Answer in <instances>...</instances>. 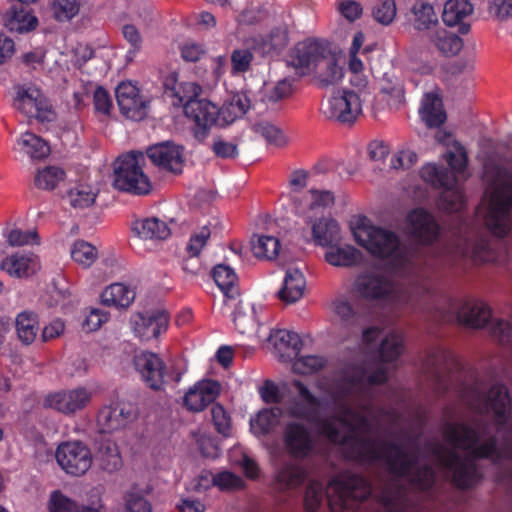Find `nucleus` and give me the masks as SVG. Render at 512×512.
Masks as SVG:
<instances>
[{"instance_id":"f257e3e1","label":"nucleus","mask_w":512,"mask_h":512,"mask_svg":"<svg viewBox=\"0 0 512 512\" xmlns=\"http://www.w3.org/2000/svg\"><path fill=\"white\" fill-rule=\"evenodd\" d=\"M292 385L297 390L301 400L294 398L289 401L286 409L290 417L316 424L319 433L330 443L346 448L347 455L350 459L367 464L375 462L382 463V459H370L367 454L373 451H382V443L385 440L374 439L358 434L359 432L367 434L372 430L371 421L366 415L358 412L353 420V428H347L348 433L341 435L340 430L331 419L321 418V399L315 396L300 380H293Z\"/></svg>"},{"instance_id":"f03ea898","label":"nucleus","mask_w":512,"mask_h":512,"mask_svg":"<svg viewBox=\"0 0 512 512\" xmlns=\"http://www.w3.org/2000/svg\"><path fill=\"white\" fill-rule=\"evenodd\" d=\"M287 62L298 76H306L314 71L323 87L338 83L344 75L343 68L337 64L328 45L318 40L297 43Z\"/></svg>"},{"instance_id":"7ed1b4c3","label":"nucleus","mask_w":512,"mask_h":512,"mask_svg":"<svg viewBox=\"0 0 512 512\" xmlns=\"http://www.w3.org/2000/svg\"><path fill=\"white\" fill-rule=\"evenodd\" d=\"M383 450L367 454L370 459H382L387 471L397 477L404 478L421 491H429L436 481V473L429 464L417 466L418 457L408 453L401 444L395 441H384Z\"/></svg>"},{"instance_id":"20e7f679","label":"nucleus","mask_w":512,"mask_h":512,"mask_svg":"<svg viewBox=\"0 0 512 512\" xmlns=\"http://www.w3.org/2000/svg\"><path fill=\"white\" fill-rule=\"evenodd\" d=\"M150 162L160 168V143L150 145L146 149ZM145 153L131 150L120 155L114 162V181L116 189L135 195H145L151 190V183L143 172Z\"/></svg>"},{"instance_id":"39448f33","label":"nucleus","mask_w":512,"mask_h":512,"mask_svg":"<svg viewBox=\"0 0 512 512\" xmlns=\"http://www.w3.org/2000/svg\"><path fill=\"white\" fill-rule=\"evenodd\" d=\"M356 243L376 258H393L400 263L407 261L401 249L398 235L390 230L374 225L366 216L360 217L352 227Z\"/></svg>"},{"instance_id":"423d86ee","label":"nucleus","mask_w":512,"mask_h":512,"mask_svg":"<svg viewBox=\"0 0 512 512\" xmlns=\"http://www.w3.org/2000/svg\"><path fill=\"white\" fill-rule=\"evenodd\" d=\"M512 174L500 173L494 181L485 223L490 232L498 237H506L511 229Z\"/></svg>"},{"instance_id":"0eeeda50","label":"nucleus","mask_w":512,"mask_h":512,"mask_svg":"<svg viewBox=\"0 0 512 512\" xmlns=\"http://www.w3.org/2000/svg\"><path fill=\"white\" fill-rule=\"evenodd\" d=\"M443 436L453 447L470 451L473 460L500 458L496 436H490L480 443L478 431L466 423L446 422L443 426Z\"/></svg>"},{"instance_id":"6e6552de","label":"nucleus","mask_w":512,"mask_h":512,"mask_svg":"<svg viewBox=\"0 0 512 512\" xmlns=\"http://www.w3.org/2000/svg\"><path fill=\"white\" fill-rule=\"evenodd\" d=\"M330 486L336 493V498L330 500L332 511L335 509L334 505H338L342 510H353L372 492L371 483L359 474H341L331 480Z\"/></svg>"},{"instance_id":"1a4fd4ad","label":"nucleus","mask_w":512,"mask_h":512,"mask_svg":"<svg viewBox=\"0 0 512 512\" xmlns=\"http://www.w3.org/2000/svg\"><path fill=\"white\" fill-rule=\"evenodd\" d=\"M184 115L193 122L191 132L195 140L203 143L213 126L219 121V107L207 99H199L184 104Z\"/></svg>"},{"instance_id":"9d476101","label":"nucleus","mask_w":512,"mask_h":512,"mask_svg":"<svg viewBox=\"0 0 512 512\" xmlns=\"http://www.w3.org/2000/svg\"><path fill=\"white\" fill-rule=\"evenodd\" d=\"M55 458L61 469L71 476H83L91 468L93 455L81 441H66L58 445Z\"/></svg>"},{"instance_id":"9b49d317","label":"nucleus","mask_w":512,"mask_h":512,"mask_svg":"<svg viewBox=\"0 0 512 512\" xmlns=\"http://www.w3.org/2000/svg\"><path fill=\"white\" fill-rule=\"evenodd\" d=\"M366 102V95L361 98L355 90H342L333 94L328 100L324 114L341 123H354L362 113V104Z\"/></svg>"},{"instance_id":"f8f14e48","label":"nucleus","mask_w":512,"mask_h":512,"mask_svg":"<svg viewBox=\"0 0 512 512\" xmlns=\"http://www.w3.org/2000/svg\"><path fill=\"white\" fill-rule=\"evenodd\" d=\"M137 418L131 405L113 401L103 405L96 417V424L100 433L111 434L127 428Z\"/></svg>"},{"instance_id":"ddd939ff","label":"nucleus","mask_w":512,"mask_h":512,"mask_svg":"<svg viewBox=\"0 0 512 512\" xmlns=\"http://www.w3.org/2000/svg\"><path fill=\"white\" fill-rule=\"evenodd\" d=\"M283 444L287 453L295 460L311 456L316 448L314 437L302 422H288L283 431Z\"/></svg>"},{"instance_id":"4468645a","label":"nucleus","mask_w":512,"mask_h":512,"mask_svg":"<svg viewBox=\"0 0 512 512\" xmlns=\"http://www.w3.org/2000/svg\"><path fill=\"white\" fill-rule=\"evenodd\" d=\"M409 235L419 244L430 246L440 236V226L434 216L424 208H415L407 215Z\"/></svg>"},{"instance_id":"2eb2a0df","label":"nucleus","mask_w":512,"mask_h":512,"mask_svg":"<svg viewBox=\"0 0 512 512\" xmlns=\"http://www.w3.org/2000/svg\"><path fill=\"white\" fill-rule=\"evenodd\" d=\"M92 393L84 387L61 390L46 395L43 407L50 408L65 415H72L83 410L90 403Z\"/></svg>"},{"instance_id":"dca6fc26","label":"nucleus","mask_w":512,"mask_h":512,"mask_svg":"<svg viewBox=\"0 0 512 512\" xmlns=\"http://www.w3.org/2000/svg\"><path fill=\"white\" fill-rule=\"evenodd\" d=\"M445 468L452 473V483L460 490H469L482 481V474L471 457L462 458L456 451H449Z\"/></svg>"},{"instance_id":"f3484780","label":"nucleus","mask_w":512,"mask_h":512,"mask_svg":"<svg viewBox=\"0 0 512 512\" xmlns=\"http://www.w3.org/2000/svg\"><path fill=\"white\" fill-rule=\"evenodd\" d=\"M115 94L119 110L127 119L140 121L147 116L150 100L140 96L135 85L130 82H121L117 86Z\"/></svg>"},{"instance_id":"a211bd4d","label":"nucleus","mask_w":512,"mask_h":512,"mask_svg":"<svg viewBox=\"0 0 512 512\" xmlns=\"http://www.w3.org/2000/svg\"><path fill=\"white\" fill-rule=\"evenodd\" d=\"M13 106L28 117L48 120V106L44 95L34 86H18Z\"/></svg>"},{"instance_id":"6ab92c4d","label":"nucleus","mask_w":512,"mask_h":512,"mask_svg":"<svg viewBox=\"0 0 512 512\" xmlns=\"http://www.w3.org/2000/svg\"><path fill=\"white\" fill-rule=\"evenodd\" d=\"M202 92V88L195 82H179L177 74L168 75L163 84L162 98L170 101L174 107H182L189 101H193Z\"/></svg>"},{"instance_id":"aec40b11","label":"nucleus","mask_w":512,"mask_h":512,"mask_svg":"<svg viewBox=\"0 0 512 512\" xmlns=\"http://www.w3.org/2000/svg\"><path fill=\"white\" fill-rule=\"evenodd\" d=\"M451 306L457 310V321L469 327L482 328L491 319L490 307L480 301L465 299L459 304L451 303Z\"/></svg>"},{"instance_id":"412c9836","label":"nucleus","mask_w":512,"mask_h":512,"mask_svg":"<svg viewBox=\"0 0 512 512\" xmlns=\"http://www.w3.org/2000/svg\"><path fill=\"white\" fill-rule=\"evenodd\" d=\"M220 392V384L215 380L196 383L184 396L185 407L192 412H200L212 404Z\"/></svg>"},{"instance_id":"4be33fe9","label":"nucleus","mask_w":512,"mask_h":512,"mask_svg":"<svg viewBox=\"0 0 512 512\" xmlns=\"http://www.w3.org/2000/svg\"><path fill=\"white\" fill-rule=\"evenodd\" d=\"M486 404L493 411L499 426H505L510 418L511 398L504 384H494L486 394Z\"/></svg>"},{"instance_id":"5701e85b","label":"nucleus","mask_w":512,"mask_h":512,"mask_svg":"<svg viewBox=\"0 0 512 512\" xmlns=\"http://www.w3.org/2000/svg\"><path fill=\"white\" fill-rule=\"evenodd\" d=\"M135 369L145 385L160 390V357L152 352H142L134 357Z\"/></svg>"},{"instance_id":"b1692460","label":"nucleus","mask_w":512,"mask_h":512,"mask_svg":"<svg viewBox=\"0 0 512 512\" xmlns=\"http://www.w3.org/2000/svg\"><path fill=\"white\" fill-rule=\"evenodd\" d=\"M38 257L33 253L17 252L1 262V269L17 278L29 277L39 269Z\"/></svg>"},{"instance_id":"393cba45","label":"nucleus","mask_w":512,"mask_h":512,"mask_svg":"<svg viewBox=\"0 0 512 512\" xmlns=\"http://www.w3.org/2000/svg\"><path fill=\"white\" fill-rule=\"evenodd\" d=\"M94 457L99 469L108 474L119 471L123 466L119 447L111 439H103L98 442Z\"/></svg>"},{"instance_id":"a878e982","label":"nucleus","mask_w":512,"mask_h":512,"mask_svg":"<svg viewBox=\"0 0 512 512\" xmlns=\"http://www.w3.org/2000/svg\"><path fill=\"white\" fill-rule=\"evenodd\" d=\"M131 230L144 246L145 251H157L160 246V220L157 217L136 219Z\"/></svg>"},{"instance_id":"bb28decb","label":"nucleus","mask_w":512,"mask_h":512,"mask_svg":"<svg viewBox=\"0 0 512 512\" xmlns=\"http://www.w3.org/2000/svg\"><path fill=\"white\" fill-rule=\"evenodd\" d=\"M472 12L473 5L468 0H448L444 4L442 20L450 27L459 25V33L467 34L470 31V24L464 23L463 19Z\"/></svg>"},{"instance_id":"cd10ccee","label":"nucleus","mask_w":512,"mask_h":512,"mask_svg":"<svg viewBox=\"0 0 512 512\" xmlns=\"http://www.w3.org/2000/svg\"><path fill=\"white\" fill-rule=\"evenodd\" d=\"M160 311L136 312L130 317V325L136 337L143 341L157 338L160 333Z\"/></svg>"},{"instance_id":"c85d7f7f","label":"nucleus","mask_w":512,"mask_h":512,"mask_svg":"<svg viewBox=\"0 0 512 512\" xmlns=\"http://www.w3.org/2000/svg\"><path fill=\"white\" fill-rule=\"evenodd\" d=\"M5 27L11 32L24 33L36 28L37 18L24 5L14 4L4 14Z\"/></svg>"},{"instance_id":"c756f323","label":"nucleus","mask_w":512,"mask_h":512,"mask_svg":"<svg viewBox=\"0 0 512 512\" xmlns=\"http://www.w3.org/2000/svg\"><path fill=\"white\" fill-rule=\"evenodd\" d=\"M421 120L429 128H438L446 121V112L438 94L426 93L419 109Z\"/></svg>"},{"instance_id":"7c9ffc66","label":"nucleus","mask_w":512,"mask_h":512,"mask_svg":"<svg viewBox=\"0 0 512 512\" xmlns=\"http://www.w3.org/2000/svg\"><path fill=\"white\" fill-rule=\"evenodd\" d=\"M289 42L288 31L285 28L276 27L265 36L253 39V46L264 56H277L284 51Z\"/></svg>"},{"instance_id":"2f4dec72","label":"nucleus","mask_w":512,"mask_h":512,"mask_svg":"<svg viewBox=\"0 0 512 512\" xmlns=\"http://www.w3.org/2000/svg\"><path fill=\"white\" fill-rule=\"evenodd\" d=\"M305 468L295 462L286 461L276 471L275 483L279 490H289L301 486L306 480Z\"/></svg>"},{"instance_id":"473e14b6","label":"nucleus","mask_w":512,"mask_h":512,"mask_svg":"<svg viewBox=\"0 0 512 512\" xmlns=\"http://www.w3.org/2000/svg\"><path fill=\"white\" fill-rule=\"evenodd\" d=\"M305 286L306 280L303 273L297 268H290L286 271L278 297L285 303H294L303 296Z\"/></svg>"},{"instance_id":"72a5a7b5","label":"nucleus","mask_w":512,"mask_h":512,"mask_svg":"<svg viewBox=\"0 0 512 512\" xmlns=\"http://www.w3.org/2000/svg\"><path fill=\"white\" fill-rule=\"evenodd\" d=\"M356 286L359 294L367 299H384L390 293L388 280L380 275H362Z\"/></svg>"},{"instance_id":"f704fd0d","label":"nucleus","mask_w":512,"mask_h":512,"mask_svg":"<svg viewBox=\"0 0 512 512\" xmlns=\"http://www.w3.org/2000/svg\"><path fill=\"white\" fill-rule=\"evenodd\" d=\"M13 149L32 159H42L50 153V148L47 143L41 137L31 132L21 134L16 140Z\"/></svg>"},{"instance_id":"c9c22d12","label":"nucleus","mask_w":512,"mask_h":512,"mask_svg":"<svg viewBox=\"0 0 512 512\" xmlns=\"http://www.w3.org/2000/svg\"><path fill=\"white\" fill-rule=\"evenodd\" d=\"M136 293L124 283H113L101 293V301L106 306L127 308L134 301Z\"/></svg>"},{"instance_id":"e433bc0d","label":"nucleus","mask_w":512,"mask_h":512,"mask_svg":"<svg viewBox=\"0 0 512 512\" xmlns=\"http://www.w3.org/2000/svg\"><path fill=\"white\" fill-rule=\"evenodd\" d=\"M312 235L315 243L323 247H332L341 239L338 222L328 218H321L314 223Z\"/></svg>"},{"instance_id":"4c0bfd02","label":"nucleus","mask_w":512,"mask_h":512,"mask_svg":"<svg viewBox=\"0 0 512 512\" xmlns=\"http://www.w3.org/2000/svg\"><path fill=\"white\" fill-rule=\"evenodd\" d=\"M15 327L19 340L24 345H30L40 330L38 315L28 310L20 312L16 316Z\"/></svg>"},{"instance_id":"58836bf2","label":"nucleus","mask_w":512,"mask_h":512,"mask_svg":"<svg viewBox=\"0 0 512 512\" xmlns=\"http://www.w3.org/2000/svg\"><path fill=\"white\" fill-rule=\"evenodd\" d=\"M280 415L279 407L262 409L250 420L251 432L258 437L268 435L278 425Z\"/></svg>"},{"instance_id":"ea45409f","label":"nucleus","mask_w":512,"mask_h":512,"mask_svg":"<svg viewBox=\"0 0 512 512\" xmlns=\"http://www.w3.org/2000/svg\"><path fill=\"white\" fill-rule=\"evenodd\" d=\"M212 277L226 297L234 299L239 294L236 285L238 277L230 266L216 265L212 270Z\"/></svg>"},{"instance_id":"a19ab883","label":"nucleus","mask_w":512,"mask_h":512,"mask_svg":"<svg viewBox=\"0 0 512 512\" xmlns=\"http://www.w3.org/2000/svg\"><path fill=\"white\" fill-rule=\"evenodd\" d=\"M421 178L433 187L443 188L457 183V177L448 168L427 164L420 171Z\"/></svg>"},{"instance_id":"79ce46f5","label":"nucleus","mask_w":512,"mask_h":512,"mask_svg":"<svg viewBox=\"0 0 512 512\" xmlns=\"http://www.w3.org/2000/svg\"><path fill=\"white\" fill-rule=\"evenodd\" d=\"M361 258V252L351 245L344 247L334 246L325 253V260L332 266L351 267L357 264Z\"/></svg>"},{"instance_id":"37998d69","label":"nucleus","mask_w":512,"mask_h":512,"mask_svg":"<svg viewBox=\"0 0 512 512\" xmlns=\"http://www.w3.org/2000/svg\"><path fill=\"white\" fill-rule=\"evenodd\" d=\"M183 165V148L169 141L162 142V170L178 175L182 173Z\"/></svg>"},{"instance_id":"c03bdc74","label":"nucleus","mask_w":512,"mask_h":512,"mask_svg":"<svg viewBox=\"0 0 512 512\" xmlns=\"http://www.w3.org/2000/svg\"><path fill=\"white\" fill-rule=\"evenodd\" d=\"M435 47L445 56H454L463 48V40L455 33L438 30L432 39Z\"/></svg>"},{"instance_id":"a18cd8bd","label":"nucleus","mask_w":512,"mask_h":512,"mask_svg":"<svg viewBox=\"0 0 512 512\" xmlns=\"http://www.w3.org/2000/svg\"><path fill=\"white\" fill-rule=\"evenodd\" d=\"M441 189L438 199L439 208L449 213L461 211L464 206V193L458 188L457 183Z\"/></svg>"},{"instance_id":"49530a36","label":"nucleus","mask_w":512,"mask_h":512,"mask_svg":"<svg viewBox=\"0 0 512 512\" xmlns=\"http://www.w3.org/2000/svg\"><path fill=\"white\" fill-rule=\"evenodd\" d=\"M280 250V242L278 238L269 235L257 236L256 240H252V252L259 259H274Z\"/></svg>"},{"instance_id":"de8ad7c7","label":"nucleus","mask_w":512,"mask_h":512,"mask_svg":"<svg viewBox=\"0 0 512 512\" xmlns=\"http://www.w3.org/2000/svg\"><path fill=\"white\" fill-rule=\"evenodd\" d=\"M69 204L76 209L87 208L95 202L96 194L87 184H77L66 192Z\"/></svg>"},{"instance_id":"09e8293b","label":"nucleus","mask_w":512,"mask_h":512,"mask_svg":"<svg viewBox=\"0 0 512 512\" xmlns=\"http://www.w3.org/2000/svg\"><path fill=\"white\" fill-rule=\"evenodd\" d=\"M450 359L451 353L448 350L441 347L433 348L427 353L423 368L426 373L439 378L444 366Z\"/></svg>"},{"instance_id":"8fccbe9b","label":"nucleus","mask_w":512,"mask_h":512,"mask_svg":"<svg viewBox=\"0 0 512 512\" xmlns=\"http://www.w3.org/2000/svg\"><path fill=\"white\" fill-rule=\"evenodd\" d=\"M404 343L401 336L397 334L387 335L380 344L379 354L382 362L390 363L399 358L403 353Z\"/></svg>"},{"instance_id":"3c124183","label":"nucleus","mask_w":512,"mask_h":512,"mask_svg":"<svg viewBox=\"0 0 512 512\" xmlns=\"http://www.w3.org/2000/svg\"><path fill=\"white\" fill-rule=\"evenodd\" d=\"M414 14V28L422 31L429 29L437 23V16L431 4L419 1L412 9Z\"/></svg>"},{"instance_id":"603ef678","label":"nucleus","mask_w":512,"mask_h":512,"mask_svg":"<svg viewBox=\"0 0 512 512\" xmlns=\"http://www.w3.org/2000/svg\"><path fill=\"white\" fill-rule=\"evenodd\" d=\"M65 171L55 166H47L38 171L35 176V186L43 190H53L57 184L64 180Z\"/></svg>"},{"instance_id":"864d4df0","label":"nucleus","mask_w":512,"mask_h":512,"mask_svg":"<svg viewBox=\"0 0 512 512\" xmlns=\"http://www.w3.org/2000/svg\"><path fill=\"white\" fill-rule=\"evenodd\" d=\"M186 370L187 365L180 356L169 359L167 364L162 362V384L179 383Z\"/></svg>"},{"instance_id":"5fc2aeb1","label":"nucleus","mask_w":512,"mask_h":512,"mask_svg":"<svg viewBox=\"0 0 512 512\" xmlns=\"http://www.w3.org/2000/svg\"><path fill=\"white\" fill-rule=\"evenodd\" d=\"M271 337L275 341V346L280 349H292L297 357L302 349V339L296 332L280 329L274 332Z\"/></svg>"},{"instance_id":"6e6d98bb","label":"nucleus","mask_w":512,"mask_h":512,"mask_svg":"<svg viewBox=\"0 0 512 512\" xmlns=\"http://www.w3.org/2000/svg\"><path fill=\"white\" fill-rule=\"evenodd\" d=\"M71 257L75 262L84 267H90L97 258V250L90 243L78 240L72 247Z\"/></svg>"},{"instance_id":"4d7b16f0","label":"nucleus","mask_w":512,"mask_h":512,"mask_svg":"<svg viewBox=\"0 0 512 512\" xmlns=\"http://www.w3.org/2000/svg\"><path fill=\"white\" fill-rule=\"evenodd\" d=\"M253 59L254 55L249 48L234 49L230 55L231 74L236 76L249 71Z\"/></svg>"},{"instance_id":"13d9d810","label":"nucleus","mask_w":512,"mask_h":512,"mask_svg":"<svg viewBox=\"0 0 512 512\" xmlns=\"http://www.w3.org/2000/svg\"><path fill=\"white\" fill-rule=\"evenodd\" d=\"M381 503L388 512H407V499L401 490L385 491Z\"/></svg>"},{"instance_id":"bf43d9fd","label":"nucleus","mask_w":512,"mask_h":512,"mask_svg":"<svg viewBox=\"0 0 512 512\" xmlns=\"http://www.w3.org/2000/svg\"><path fill=\"white\" fill-rule=\"evenodd\" d=\"M325 359L316 355L299 356L293 363V368L300 374H312L325 366Z\"/></svg>"},{"instance_id":"052dcab7","label":"nucleus","mask_w":512,"mask_h":512,"mask_svg":"<svg viewBox=\"0 0 512 512\" xmlns=\"http://www.w3.org/2000/svg\"><path fill=\"white\" fill-rule=\"evenodd\" d=\"M80 4L78 0H54L53 13L58 21H69L79 12Z\"/></svg>"},{"instance_id":"680f3d73","label":"nucleus","mask_w":512,"mask_h":512,"mask_svg":"<svg viewBox=\"0 0 512 512\" xmlns=\"http://www.w3.org/2000/svg\"><path fill=\"white\" fill-rule=\"evenodd\" d=\"M77 502L60 490H54L51 492L47 508L49 512H74Z\"/></svg>"},{"instance_id":"e2e57ef3","label":"nucleus","mask_w":512,"mask_h":512,"mask_svg":"<svg viewBox=\"0 0 512 512\" xmlns=\"http://www.w3.org/2000/svg\"><path fill=\"white\" fill-rule=\"evenodd\" d=\"M211 416L216 431L223 436H229L231 432V418L224 407L218 403L213 404Z\"/></svg>"},{"instance_id":"0e129e2a","label":"nucleus","mask_w":512,"mask_h":512,"mask_svg":"<svg viewBox=\"0 0 512 512\" xmlns=\"http://www.w3.org/2000/svg\"><path fill=\"white\" fill-rule=\"evenodd\" d=\"M497 255L489 239H479L472 249V259L475 263H486L495 261Z\"/></svg>"},{"instance_id":"69168bd1","label":"nucleus","mask_w":512,"mask_h":512,"mask_svg":"<svg viewBox=\"0 0 512 512\" xmlns=\"http://www.w3.org/2000/svg\"><path fill=\"white\" fill-rule=\"evenodd\" d=\"M323 499V486L319 482H311L306 487L304 507L307 512H316Z\"/></svg>"},{"instance_id":"338daca9","label":"nucleus","mask_w":512,"mask_h":512,"mask_svg":"<svg viewBox=\"0 0 512 512\" xmlns=\"http://www.w3.org/2000/svg\"><path fill=\"white\" fill-rule=\"evenodd\" d=\"M396 16V3L394 0H383L373 9V17L382 25H389Z\"/></svg>"},{"instance_id":"774afa93","label":"nucleus","mask_w":512,"mask_h":512,"mask_svg":"<svg viewBox=\"0 0 512 512\" xmlns=\"http://www.w3.org/2000/svg\"><path fill=\"white\" fill-rule=\"evenodd\" d=\"M210 234V229L207 226H203L200 231L192 234L186 247L187 253L191 257L199 256L207 240L210 238Z\"/></svg>"}]
</instances>
